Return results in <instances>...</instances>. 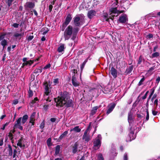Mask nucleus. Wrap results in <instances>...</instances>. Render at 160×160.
Instances as JSON below:
<instances>
[{
	"label": "nucleus",
	"instance_id": "f257e3e1",
	"mask_svg": "<svg viewBox=\"0 0 160 160\" xmlns=\"http://www.w3.org/2000/svg\"><path fill=\"white\" fill-rule=\"evenodd\" d=\"M79 30L78 27L73 28L71 25L68 26L64 32V37L65 40H68L72 34H77Z\"/></svg>",
	"mask_w": 160,
	"mask_h": 160
},
{
	"label": "nucleus",
	"instance_id": "f03ea898",
	"mask_svg": "<svg viewBox=\"0 0 160 160\" xmlns=\"http://www.w3.org/2000/svg\"><path fill=\"white\" fill-rule=\"evenodd\" d=\"M70 97L68 92L64 91L61 92L59 96H58L57 98H54V100L56 103L57 107L60 105V103H66V101L70 99Z\"/></svg>",
	"mask_w": 160,
	"mask_h": 160
},
{
	"label": "nucleus",
	"instance_id": "7ed1b4c3",
	"mask_svg": "<svg viewBox=\"0 0 160 160\" xmlns=\"http://www.w3.org/2000/svg\"><path fill=\"white\" fill-rule=\"evenodd\" d=\"M73 22L74 27H80L85 22L84 19H81L80 17L76 16L73 18Z\"/></svg>",
	"mask_w": 160,
	"mask_h": 160
},
{
	"label": "nucleus",
	"instance_id": "20e7f679",
	"mask_svg": "<svg viewBox=\"0 0 160 160\" xmlns=\"http://www.w3.org/2000/svg\"><path fill=\"white\" fill-rule=\"evenodd\" d=\"M72 18V15L70 13H69L67 15L65 22L62 23L61 27V30L62 31L64 30L65 28L69 24Z\"/></svg>",
	"mask_w": 160,
	"mask_h": 160
},
{
	"label": "nucleus",
	"instance_id": "39448f33",
	"mask_svg": "<svg viewBox=\"0 0 160 160\" xmlns=\"http://www.w3.org/2000/svg\"><path fill=\"white\" fill-rule=\"evenodd\" d=\"M79 147V143L78 142H76L73 144L71 146V148L73 154H75L77 152H79L81 149Z\"/></svg>",
	"mask_w": 160,
	"mask_h": 160
},
{
	"label": "nucleus",
	"instance_id": "423d86ee",
	"mask_svg": "<svg viewBox=\"0 0 160 160\" xmlns=\"http://www.w3.org/2000/svg\"><path fill=\"white\" fill-rule=\"evenodd\" d=\"M60 105H59L58 107H60V108L63 107L65 105V106L67 108L70 107H73V102L72 99H69L66 101V103H60Z\"/></svg>",
	"mask_w": 160,
	"mask_h": 160
},
{
	"label": "nucleus",
	"instance_id": "0eeeda50",
	"mask_svg": "<svg viewBox=\"0 0 160 160\" xmlns=\"http://www.w3.org/2000/svg\"><path fill=\"white\" fill-rule=\"evenodd\" d=\"M35 6L34 2H27L24 5V8L26 10H28L29 9H32Z\"/></svg>",
	"mask_w": 160,
	"mask_h": 160
},
{
	"label": "nucleus",
	"instance_id": "6e6552de",
	"mask_svg": "<svg viewBox=\"0 0 160 160\" xmlns=\"http://www.w3.org/2000/svg\"><path fill=\"white\" fill-rule=\"evenodd\" d=\"M128 120L129 125H130V124L134 121V117L133 116V113L131 111H129L128 113Z\"/></svg>",
	"mask_w": 160,
	"mask_h": 160
},
{
	"label": "nucleus",
	"instance_id": "1a4fd4ad",
	"mask_svg": "<svg viewBox=\"0 0 160 160\" xmlns=\"http://www.w3.org/2000/svg\"><path fill=\"white\" fill-rule=\"evenodd\" d=\"M93 148L97 150L99 148L101 145V142L99 139H98L93 142Z\"/></svg>",
	"mask_w": 160,
	"mask_h": 160
},
{
	"label": "nucleus",
	"instance_id": "9d476101",
	"mask_svg": "<svg viewBox=\"0 0 160 160\" xmlns=\"http://www.w3.org/2000/svg\"><path fill=\"white\" fill-rule=\"evenodd\" d=\"M43 85L44 86V89L45 90V94L48 96L51 92V90L49 89V87L50 86V85H49L48 82L45 81L43 82Z\"/></svg>",
	"mask_w": 160,
	"mask_h": 160
},
{
	"label": "nucleus",
	"instance_id": "9b49d317",
	"mask_svg": "<svg viewBox=\"0 0 160 160\" xmlns=\"http://www.w3.org/2000/svg\"><path fill=\"white\" fill-rule=\"evenodd\" d=\"M116 106V104L115 103H112L108 106V109H107L106 114L108 115L113 110Z\"/></svg>",
	"mask_w": 160,
	"mask_h": 160
},
{
	"label": "nucleus",
	"instance_id": "f8f14e48",
	"mask_svg": "<svg viewBox=\"0 0 160 160\" xmlns=\"http://www.w3.org/2000/svg\"><path fill=\"white\" fill-rule=\"evenodd\" d=\"M128 20L127 16L125 14L120 16L118 19V21L121 23H125Z\"/></svg>",
	"mask_w": 160,
	"mask_h": 160
},
{
	"label": "nucleus",
	"instance_id": "ddd939ff",
	"mask_svg": "<svg viewBox=\"0 0 160 160\" xmlns=\"http://www.w3.org/2000/svg\"><path fill=\"white\" fill-rule=\"evenodd\" d=\"M35 114L36 112H33L32 113L30 117V120L29 122L32 124L31 126L34 125L35 124Z\"/></svg>",
	"mask_w": 160,
	"mask_h": 160
},
{
	"label": "nucleus",
	"instance_id": "4468645a",
	"mask_svg": "<svg viewBox=\"0 0 160 160\" xmlns=\"http://www.w3.org/2000/svg\"><path fill=\"white\" fill-rule=\"evenodd\" d=\"M82 139L85 143L88 142L91 140L90 135L89 134H83Z\"/></svg>",
	"mask_w": 160,
	"mask_h": 160
},
{
	"label": "nucleus",
	"instance_id": "2eb2a0df",
	"mask_svg": "<svg viewBox=\"0 0 160 160\" xmlns=\"http://www.w3.org/2000/svg\"><path fill=\"white\" fill-rule=\"evenodd\" d=\"M110 71L111 74L113 78H116L117 76V71L113 67H112Z\"/></svg>",
	"mask_w": 160,
	"mask_h": 160
},
{
	"label": "nucleus",
	"instance_id": "dca6fc26",
	"mask_svg": "<svg viewBox=\"0 0 160 160\" xmlns=\"http://www.w3.org/2000/svg\"><path fill=\"white\" fill-rule=\"evenodd\" d=\"M65 47V44H64L61 43L60 46L58 47L57 49V51L59 52H62H62H64Z\"/></svg>",
	"mask_w": 160,
	"mask_h": 160
},
{
	"label": "nucleus",
	"instance_id": "f3484780",
	"mask_svg": "<svg viewBox=\"0 0 160 160\" xmlns=\"http://www.w3.org/2000/svg\"><path fill=\"white\" fill-rule=\"evenodd\" d=\"M72 84L74 87H77L79 86V84L76 78L75 75L72 76Z\"/></svg>",
	"mask_w": 160,
	"mask_h": 160
},
{
	"label": "nucleus",
	"instance_id": "a211bd4d",
	"mask_svg": "<svg viewBox=\"0 0 160 160\" xmlns=\"http://www.w3.org/2000/svg\"><path fill=\"white\" fill-rule=\"evenodd\" d=\"M96 14V12L93 10L89 11L88 13V16L90 19L92 18Z\"/></svg>",
	"mask_w": 160,
	"mask_h": 160
},
{
	"label": "nucleus",
	"instance_id": "6ab92c4d",
	"mask_svg": "<svg viewBox=\"0 0 160 160\" xmlns=\"http://www.w3.org/2000/svg\"><path fill=\"white\" fill-rule=\"evenodd\" d=\"M99 107H98V106H96L93 107L91 110L90 113V116H92L94 115L97 112V109Z\"/></svg>",
	"mask_w": 160,
	"mask_h": 160
},
{
	"label": "nucleus",
	"instance_id": "aec40b11",
	"mask_svg": "<svg viewBox=\"0 0 160 160\" xmlns=\"http://www.w3.org/2000/svg\"><path fill=\"white\" fill-rule=\"evenodd\" d=\"M22 119V117L19 118L16 121V123L14 126V128H18V125H21V122Z\"/></svg>",
	"mask_w": 160,
	"mask_h": 160
},
{
	"label": "nucleus",
	"instance_id": "412c9836",
	"mask_svg": "<svg viewBox=\"0 0 160 160\" xmlns=\"http://www.w3.org/2000/svg\"><path fill=\"white\" fill-rule=\"evenodd\" d=\"M118 10L117 9V8H112L109 9V12H111L110 15L112 13H117Z\"/></svg>",
	"mask_w": 160,
	"mask_h": 160
},
{
	"label": "nucleus",
	"instance_id": "4be33fe9",
	"mask_svg": "<svg viewBox=\"0 0 160 160\" xmlns=\"http://www.w3.org/2000/svg\"><path fill=\"white\" fill-rule=\"evenodd\" d=\"M49 31V29L47 27H44L42 28L40 32H42V34L43 35L46 34L48 31Z\"/></svg>",
	"mask_w": 160,
	"mask_h": 160
},
{
	"label": "nucleus",
	"instance_id": "5701e85b",
	"mask_svg": "<svg viewBox=\"0 0 160 160\" xmlns=\"http://www.w3.org/2000/svg\"><path fill=\"white\" fill-rule=\"evenodd\" d=\"M22 124H24L26 122L27 120L28 119V116L27 115H25L22 117Z\"/></svg>",
	"mask_w": 160,
	"mask_h": 160
},
{
	"label": "nucleus",
	"instance_id": "b1692460",
	"mask_svg": "<svg viewBox=\"0 0 160 160\" xmlns=\"http://www.w3.org/2000/svg\"><path fill=\"white\" fill-rule=\"evenodd\" d=\"M60 147L59 145H58L55 147V155H58L60 152Z\"/></svg>",
	"mask_w": 160,
	"mask_h": 160
},
{
	"label": "nucleus",
	"instance_id": "393cba45",
	"mask_svg": "<svg viewBox=\"0 0 160 160\" xmlns=\"http://www.w3.org/2000/svg\"><path fill=\"white\" fill-rule=\"evenodd\" d=\"M74 131L77 132H79L81 131V129L79 128V126H77L75 127L74 128L70 130V132H71L72 131Z\"/></svg>",
	"mask_w": 160,
	"mask_h": 160
},
{
	"label": "nucleus",
	"instance_id": "a878e982",
	"mask_svg": "<svg viewBox=\"0 0 160 160\" xmlns=\"http://www.w3.org/2000/svg\"><path fill=\"white\" fill-rule=\"evenodd\" d=\"M68 134V131H65L62 134H61L60 136L59 137V139L60 140H62L63 138L65 137Z\"/></svg>",
	"mask_w": 160,
	"mask_h": 160
},
{
	"label": "nucleus",
	"instance_id": "bb28decb",
	"mask_svg": "<svg viewBox=\"0 0 160 160\" xmlns=\"http://www.w3.org/2000/svg\"><path fill=\"white\" fill-rule=\"evenodd\" d=\"M24 34V32L21 33H16L14 34L13 36L16 38H19V39H20L22 38V36H23Z\"/></svg>",
	"mask_w": 160,
	"mask_h": 160
},
{
	"label": "nucleus",
	"instance_id": "cd10ccee",
	"mask_svg": "<svg viewBox=\"0 0 160 160\" xmlns=\"http://www.w3.org/2000/svg\"><path fill=\"white\" fill-rule=\"evenodd\" d=\"M144 61V59L142 55H140L138 59V60L137 64L138 65H140L142 61Z\"/></svg>",
	"mask_w": 160,
	"mask_h": 160
},
{
	"label": "nucleus",
	"instance_id": "c85d7f7f",
	"mask_svg": "<svg viewBox=\"0 0 160 160\" xmlns=\"http://www.w3.org/2000/svg\"><path fill=\"white\" fill-rule=\"evenodd\" d=\"M39 68H37L33 72V73H35L36 74L38 73H41L42 71V68L41 67H40Z\"/></svg>",
	"mask_w": 160,
	"mask_h": 160
},
{
	"label": "nucleus",
	"instance_id": "c756f323",
	"mask_svg": "<svg viewBox=\"0 0 160 160\" xmlns=\"http://www.w3.org/2000/svg\"><path fill=\"white\" fill-rule=\"evenodd\" d=\"M8 155L9 156H12V150L11 146L10 144H8Z\"/></svg>",
	"mask_w": 160,
	"mask_h": 160
},
{
	"label": "nucleus",
	"instance_id": "7c9ffc66",
	"mask_svg": "<svg viewBox=\"0 0 160 160\" xmlns=\"http://www.w3.org/2000/svg\"><path fill=\"white\" fill-rule=\"evenodd\" d=\"M88 58H87L82 63V64L81 67V72H82V70H83V69L84 68V67L85 66V65L86 63L87 62L88 60Z\"/></svg>",
	"mask_w": 160,
	"mask_h": 160
},
{
	"label": "nucleus",
	"instance_id": "2f4dec72",
	"mask_svg": "<svg viewBox=\"0 0 160 160\" xmlns=\"http://www.w3.org/2000/svg\"><path fill=\"white\" fill-rule=\"evenodd\" d=\"M133 68V67L132 66H129L126 69L125 73H126L127 74L130 73L132 71Z\"/></svg>",
	"mask_w": 160,
	"mask_h": 160
},
{
	"label": "nucleus",
	"instance_id": "473e14b6",
	"mask_svg": "<svg viewBox=\"0 0 160 160\" xmlns=\"http://www.w3.org/2000/svg\"><path fill=\"white\" fill-rule=\"evenodd\" d=\"M52 139L51 138H49L47 140V143L48 146L50 147L52 145V143H51Z\"/></svg>",
	"mask_w": 160,
	"mask_h": 160
},
{
	"label": "nucleus",
	"instance_id": "72a5a7b5",
	"mask_svg": "<svg viewBox=\"0 0 160 160\" xmlns=\"http://www.w3.org/2000/svg\"><path fill=\"white\" fill-rule=\"evenodd\" d=\"M145 80V77L143 76V77L141 78L138 84V86H140L143 84V82Z\"/></svg>",
	"mask_w": 160,
	"mask_h": 160
},
{
	"label": "nucleus",
	"instance_id": "f704fd0d",
	"mask_svg": "<svg viewBox=\"0 0 160 160\" xmlns=\"http://www.w3.org/2000/svg\"><path fill=\"white\" fill-rule=\"evenodd\" d=\"M154 35L152 33H149L146 36V38L148 39H152L153 38Z\"/></svg>",
	"mask_w": 160,
	"mask_h": 160
},
{
	"label": "nucleus",
	"instance_id": "c9c22d12",
	"mask_svg": "<svg viewBox=\"0 0 160 160\" xmlns=\"http://www.w3.org/2000/svg\"><path fill=\"white\" fill-rule=\"evenodd\" d=\"M159 55V54L158 52H155L152 53L151 56V58H157L158 57Z\"/></svg>",
	"mask_w": 160,
	"mask_h": 160
},
{
	"label": "nucleus",
	"instance_id": "e433bc0d",
	"mask_svg": "<svg viewBox=\"0 0 160 160\" xmlns=\"http://www.w3.org/2000/svg\"><path fill=\"white\" fill-rule=\"evenodd\" d=\"M146 112L147 115L145 120V121H148L149 119V112L148 111V108L146 109Z\"/></svg>",
	"mask_w": 160,
	"mask_h": 160
},
{
	"label": "nucleus",
	"instance_id": "4c0bfd02",
	"mask_svg": "<svg viewBox=\"0 0 160 160\" xmlns=\"http://www.w3.org/2000/svg\"><path fill=\"white\" fill-rule=\"evenodd\" d=\"M38 98L37 97L35 98L33 100H32V102L30 104V105L31 107H32L33 104L36 103V101H38Z\"/></svg>",
	"mask_w": 160,
	"mask_h": 160
},
{
	"label": "nucleus",
	"instance_id": "58836bf2",
	"mask_svg": "<svg viewBox=\"0 0 160 160\" xmlns=\"http://www.w3.org/2000/svg\"><path fill=\"white\" fill-rule=\"evenodd\" d=\"M28 97H31L33 95V92L30 89V88H29V90L28 91Z\"/></svg>",
	"mask_w": 160,
	"mask_h": 160
},
{
	"label": "nucleus",
	"instance_id": "ea45409f",
	"mask_svg": "<svg viewBox=\"0 0 160 160\" xmlns=\"http://www.w3.org/2000/svg\"><path fill=\"white\" fill-rule=\"evenodd\" d=\"M23 139L22 137H21V138L19 139V140L18 141V142L17 143V145L18 146H19V147H21V144H22V141Z\"/></svg>",
	"mask_w": 160,
	"mask_h": 160
},
{
	"label": "nucleus",
	"instance_id": "a19ab883",
	"mask_svg": "<svg viewBox=\"0 0 160 160\" xmlns=\"http://www.w3.org/2000/svg\"><path fill=\"white\" fill-rule=\"evenodd\" d=\"M53 83L55 85L58 84L59 83V79L58 78L54 79L53 80Z\"/></svg>",
	"mask_w": 160,
	"mask_h": 160
},
{
	"label": "nucleus",
	"instance_id": "79ce46f5",
	"mask_svg": "<svg viewBox=\"0 0 160 160\" xmlns=\"http://www.w3.org/2000/svg\"><path fill=\"white\" fill-rule=\"evenodd\" d=\"M157 96V95L156 93L154 94L152 96V98L151 99V101L152 102V103H151L150 105L152 104V103H153V102L154 100L156 98Z\"/></svg>",
	"mask_w": 160,
	"mask_h": 160
},
{
	"label": "nucleus",
	"instance_id": "37998d69",
	"mask_svg": "<svg viewBox=\"0 0 160 160\" xmlns=\"http://www.w3.org/2000/svg\"><path fill=\"white\" fill-rule=\"evenodd\" d=\"M13 0H7L6 3L7 4L8 7H9L12 4Z\"/></svg>",
	"mask_w": 160,
	"mask_h": 160
},
{
	"label": "nucleus",
	"instance_id": "c03bdc74",
	"mask_svg": "<svg viewBox=\"0 0 160 160\" xmlns=\"http://www.w3.org/2000/svg\"><path fill=\"white\" fill-rule=\"evenodd\" d=\"M153 65H154L153 66L149 68V69L148 71V73L150 72L151 71H153L155 68V64L153 63Z\"/></svg>",
	"mask_w": 160,
	"mask_h": 160
},
{
	"label": "nucleus",
	"instance_id": "a18cd8bd",
	"mask_svg": "<svg viewBox=\"0 0 160 160\" xmlns=\"http://www.w3.org/2000/svg\"><path fill=\"white\" fill-rule=\"evenodd\" d=\"M7 41L5 39H3L1 42V44L2 45H7Z\"/></svg>",
	"mask_w": 160,
	"mask_h": 160
},
{
	"label": "nucleus",
	"instance_id": "49530a36",
	"mask_svg": "<svg viewBox=\"0 0 160 160\" xmlns=\"http://www.w3.org/2000/svg\"><path fill=\"white\" fill-rule=\"evenodd\" d=\"M97 158L98 160H104L102 155L101 153L99 154Z\"/></svg>",
	"mask_w": 160,
	"mask_h": 160
},
{
	"label": "nucleus",
	"instance_id": "de8ad7c7",
	"mask_svg": "<svg viewBox=\"0 0 160 160\" xmlns=\"http://www.w3.org/2000/svg\"><path fill=\"white\" fill-rule=\"evenodd\" d=\"M29 62H23L22 64V65L21 67V68H23L25 66H27L28 65L29 66Z\"/></svg>",
	"mask_w": 160,
	"mask_h": 160
},
{
	"label": "nucleus",
	"instance_id": "09e8293b",
	"mask_svg": "<svg viewBox=\"0 0 160 160\" xmlns=\"http://www.w3.org/2000/svg\"><path fill=\"white\" fill-rule=\"evenodd\" d=\"M45 122L44 121H43L41 123L40 125V128L41 129H42L45 126Z\"/></svg>",
	"mask_w": 160,
	"mask_h": 160
},
{
	"label": "nucleus",
	"instance_id": "8fccbe9b",
	"mask_svg": "<svg viewBox=\"0 0 160 160\" xmlns=\"http://www.w3.org/2000/svg\"><path fill=\"white\" fill-rule=\"evenodd\" d=\"M158 100L157 99H156L153 102V103L154 104V105L156 106V107L157 108L158 106Z\"/></svg>",
	"mask_w": 160,
	"mask_h": 160
},
{
	"label": "nucleus",
	"instance_id": "3c124183",
	"mask_svg": "<svg viewBox=\"0 0 160 160\" xmlns=\"http://www.w3.org/2000/svg\"><path fill=\"white\" fill-rule=\"evenodd\" d=\"M8 136L9 137L10 140L13 139V135L11 132L9 133Z\"/></svg>",
	"mask_w": 160,
	"mask_h": 160
},
{
	"label": "nucleus",
	"instance_id": "603ef678",
	"mask_svg": "<svg viewBox=\"0 0 160 160\" xmlns=\"http://www.w3.org/2000/svg\"><path fill=\"white\" fill-rule=\"evenodd\" d=\"M6 35V34H4L0 35V41H1L3 39H4V36Z\"/></svg>",
	"mask_w": 160,
	"mask_h": 160
},
{
	"label": "nucleus",
	"instance_id": "864d4df0",
	"mask_svg": "<svg viewBox=\"0 0 160 160\" xmlns=\"http://www.w3.org/2000/svg\"><path fill=\"white\" fill-rule=\"evenodd\" d=\"M130 133L129 134V137H131V136L132 135H134V131H132V128H131L130 129Z\"/></svg>",
	"mask_w": 160,
	"mask_h": 160
},
{
	"label": "nucleus",
	"instance_id": "5fc2aeb1",
	"mask_svg": "<svg viewBox=\"0 0 160 160\" xmlns=\"http://www.w3.org/2000/svg\"><path fill=\"white\" fill-rule=\"evenodd\" d=\"M51 66V65L50 63H48L43 68L44 69H46L48 68H49Z\"/></svg>",
	"mask_w": 160,
	"mask_h": 160
},
{
	"label": "nucleus",
	"instance_id": "6e6d98bb",
	"mask_svg": "<svg viewBox=\"0 0 160 160\" xmlns=\"http://www.w3.org/2000/svg\"><path fill=\"white\" fill-rule=\"evenodd\" d=\"M123 160H128V155L127 153H125L124 154Z\"/></svg>",
	"mask_w": 160,
	"mask_h": 160
},
{
	"label": "nucleus",
	"instance_id": "4d7b16f0",
	"mask_svg": "<svg viewBox=\"0 0 160 160\" xmlns=\"http://www.w3.org/2000/svg\"><path fill=\"white\" fill-rule=\"evenodd\" d=\"M49 107L48 105H44L43 107L44 110L45 111H47Z\"/></svg>",
	"mask_w": 160,
	"mask_h": 160
},
{
	"label": "nucleus",
	"instance_id": "13d9d810",
	"mask_svg": "<svg viewBox=\"0 0 160 160\" xmlns=\"http://www.w3.org/2000/svg\"><path fill=\"white\" fill-rule=\"evenodd\" d=\"M31 78L30 80L31 81H32V82L34 80L35 78V75L34 74H32L31 75Z\"/></svg>",
	"mask_w": 160,
	"mask_h": 160
},
{
	"label": "nucleus",
	"instance_id": "bf43d9fd",
	"mask_svg": "<svg viewBox=\"0 0 160 160\" xmlns=\"http://www.w3.org/2000/svg\"><path fill=\"white\" fill-rule=\"evenodd\" d=\"M34 84H33V83L32 82H30V85H31V84H32V85L31 86V87H33L34 88H37V85L36 84V82H35V81H34Z\"/></svg>",
	"mask_w": 160,
	"mask_h": 160
},
{
	"label": "nucleus",
	"instance_id": "052dcab7",
	"mask_svg": "<svg viewBox=\"0 0 160 160\" xmlns=\"http://www.w3.org/2000/svg\"><path fill=\"white\" fill-rule=\"evenodd\" d=\"M33 38V36H29L28 38V41L31 40Z\"/></svg>",
	"mask_w": 160,
	"mask_h": 160
},
{
	"label": "nucleus",
	"instance_id": "680f3d73",
	"mask_svg": "<svg viewBox=\"0 0 160 160\" xmlns=\"http://www.w3.org/2000/svg\"><path fill=\"white\" fill-rule=\"evenodd\" d=\"M136 115L137 117L138 118H142L143 117V116L141 115L140 114L137 113Z\"/></svg>",
	"mask_w": 160,
	"mask_h": 160
},
{
	"label": "nucleus",
	"instance_id": "e2e57ef3",
	"mask_svg": "<svg viewBox=\"0 0 160 160\" xmlns=\"http://www.w3.org/2000/svg\"><path fill=\"white\" fill-rule=\"evenodd\" d=\"M19 24L17 23H14L12 25V26L15 28H18V27Z\"/></svg>",
	"mask_w": 160,
	"mask_h": 160
},
{
	"label": "nucleus",
	"instance_id": "0e129e2a",
	"mask_svg": "<svg viewBox=\"0 0 160 160\" xmlns=\"http://www.w3.org/2000/svg\"><path fill=\"white\" fill-rule=\"evenodd\" d=\"M130 137V141H131L133 140H134L135 138V136L134 135H132L131 136V137Z\"/></svg>",
	"mask_w": 160,
	"mask_h": 160
},
{
	"label": "nucleus",
	"instance_id": "69168bd1",
	"mask_svg": "<svg viewBox=\"0 0 160 160\" xmlns=\"http://www.w3.org/2000/svg\"><path fill=\"white\" fill-rule=\"evenodd\" d=\"M18 100L17 99H16L13 100V103L15 105H16V104H18Z\"/></svg>",
	"mask_w": 160,
	"mask_h": 160
},
{
	"label": "nucleus",
	"instance_id": "338daca9",
	"mask_svg": "<svg viewBox=\"0 0 160 160\" xmlns=\"http://www.w3.org/2000/svg\"><path fill=\"white\" fill-rule=\"evenodd\" d=\"M56 119V118H51L50 120L52 122H55Z\"/></svg>",
	"mask_w": 160,
	"mask_h": 160
},
{
	"label": "nucleus",
	"instance_id": "774afa93",
	"mask_svg": "<svg viewBox=\"0 0 160 160\" xmlns=\"http://www.w3.org/2000/svg\"><path fill=\"white\" fill-rule=\"evenodd\" d=\"M160 81V77L158 76L156 79V83L158 84Z\"/></svg>",
	"mask_w": 160,
	"mask_h": 160
}]
</instances>
